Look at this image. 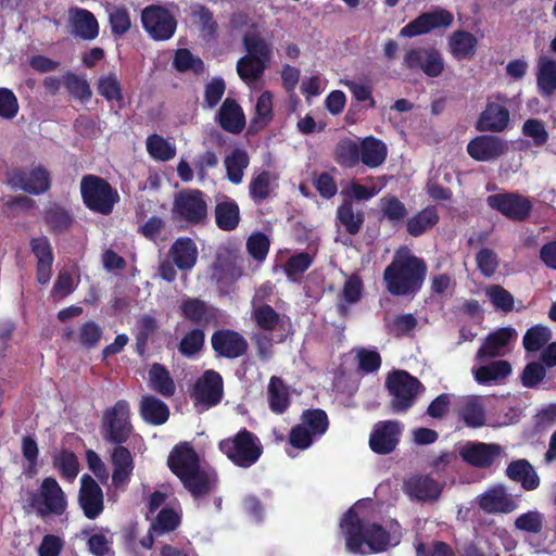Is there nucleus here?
Wrapping results in <instances>:
<instances>
[{"label":"nucleus","mask_w":556,"mask_h":556,"mask_svg":"<svg viewBox=\"0 0 556 556\" xmlns=\"http://www.w3.org/2000/svg\"><path fill=\"white\" fill-rule=\"evenodd\" d=\"M370 503L358 501L343 516L340 528L345 536L346 549L352 554L380 553L396 546L402 538L401 526L391 520L386 526L366 521L365 508Z\"/></svg>","instance_id":"f257e3e1"},{"label":"nucleus","mask_w":556,"mask_h":556,"mask_svg":"<svg viewBox=\"0 0 556 556\" xmlns=\"http://www.w3.org/2000/svg\"><path fill=\"white\" fill-rule=\"evenodd\" d=\"M427 265L407 247H401L386 267L383 280L387 290L397 296L417 293L425 281Z\"/></svg>","instance_id":"f03ea898"},{"label":"nucleus","mask_w":556,"mask_h":556,"mask_svg":"<svg viewBox=\"0 0 556 556\" xmlns=\"http://www.w3.org/2000/svg\"><path fill=\"white\" fill-rule=\"evenodd\" d=\"M168 466L194 497L210 493L216 485L215 471L200 469L198 455L188 443L175 446L169 454Z\"/></svg>","instance_id":"7ed1b4c3"},{"label":"nucleus","mask_w":556,"mask_h":556,"mask_svg":"<svg viewBox=\"0 0 556 556\" xmlns=\"http://www.w3.org/2000/svg\"><path fill=\"white\" fill-rule=\"evenodd\" d=\"M219 448L236 466L242 468H249L255 464L263 452L258 438L247 429L220 441Z\"/></svg>","instance_id":"20e7f679"},{"label":"nucleus","mask_w":556,"mask_h":556,"mask_svg":"<svg viewBox=\"0 0 556 556\" xmlns=\"http://www.w3.org/2000/svg\"><path fill=\"white\" fill-rule=\"evenodd\" d=\"M80 192L86 206L102 215L110 214L119 201L117 191L108 181L94 175L83 177Z\"/></svg>","instance_id":"39448f33"},{"label":"nucleus","mask_w":556,"mask_h":556,"mask_svg":"<svg viewBox=\"0 0 556 556\" xmlns=\"http://www.w3.org/2000/svg\"><path fill=\"white\" fill-rule=\"evenodd\" d=\"M207 202L200 190H185L175 195L172 208L174 222L194 226L207 220Z\"/></svg>","instance_id":"423d86ee"},{"label":"nucleus","mask_w":556,"mask_h":556,"mask_svg":"<svg viewBox=\"0 0 556 556\" xmlns=\"http://www.w3.org/2000/svg\"><path fill=\"white\" fill-rule=\"evenodd\" d=\"M391 399V406L395 413L406 412L413 406L416 397L424 391L420 381L407 371L395 370L386 381Z\"/></svg>","instance_id":"0eeeda50"},{"label":"nucleus","mask_w":556,"mask_h":556,"mask_svg":"<svg viewBox=\"0 0 556 556\" xmlns=\"http://www.w3.org/2000/svg\"><path fill=\"white\" fill-rule=\"evenodd\" d=\"M328 426V416L323 409H307L303 412L301 422L291 429L289 442L295 448L306 450L326 433Z\"/></svg>","instance_id":"6e6552de"},{"label":"nucleus","mask_w":556,"mask_h":556,"mask_svg":"<svg viewBox=\"0 0 556 556\" xmlns=\"http://www.w3.org/2000/svg\"><path fill=\"white\" fill-rule=\"evenodd\" d=\"M31 506L41 517L62 516L67 509V498L59 482L52 477H47L33 494Z\"/></svg>","instance_id":"1a4fd4ad"},{"label":"nucleus","mask_w":556,"mask_h":556,"mask_svg":"<svg viewBox=\"0 0 556 556\" xmlns=\"http://www.w3.org/2000/svg\"><path fill=\"white\" fill-rule=\"evenodd\" d=\"M129 415V404L125 400L116 402L113 407L104 412L103 429L108 440L123 443L128 439L131 432Z\"/></svg>","instance_id":"9d476101"},{"label":"nucleus","mask_w":556,"mask_h":556,"mask_svg":"<svg viewBox=\"0 0 556 556\" xmlns=\"http://www.w3.org/2000/svg\"><path fill=\"white\" fill-rule=\"evenodd\" d=\"M146 31L155 40H167L176 30V20L173 14L160 5L147 7L141 14Z\"/></svg>","instance_id":"9b49d317"},{"label":"nucleus","mask_w":556,"mask_h":556,"mask_svg":"<svg viewBox=\"0 0 556 556\" xmlns=\"http://www.w3.org/2000/svg\"><path fill=\"white\" fill-rule=\"evenodd\" d=\"M223 396V379L214 370H206L194 384L192 397L199 412L217 405Z\"/></svg>","instance_id":"f8f14e48"},{"label":"nucleus","mask_w":556,"mask_h":556,"mask_svg":"<svg viewBox=\"0 0 556 556\" xmlns=\"http://www.w3.org/2000/svg\"><path fill=\"white\" fill-rule=\"evenodd\" d=\"M454 16L447 10L438 8L417 16L400 30V36L412 38L425 35L433 29L447 28L453 24Z\"/></svg>","instance_id":"ddd939ff"},{"label":"nucleus","mask_w":556,"mask_h":556,"mask_svg":"<svg viewBox=\"0 0 556 556\" xmlns=\"http://www.w3.org/2000/svg\"><path fill=\"white\" fill-rule=\"evenodd\" d=\"M8 184L31 194H41L50 188V175L42 166L29 170L13 169L8 175Z\"/></svg>","instance_id":"4468645a"},{"label":"nucleus","mask_w":556,"mask_h":556,"mask_svg":"<svg viewBox=\"0 0 556 556\" xmlns=\"http://www.w3.org/2000/svg\"><path fill=\"white\" fill-rule=\"evenodd\" d=\"M403 66L408 70H421L429 77H438L443 72L444 61L434 48H414L405 53Z\"/></svg>","instance_id":"2eb2a0df"},{"label":"nucleus","mask_w":556,"mask_h":556,"mask_svg":"<svg viewBox=\"0 0 556 556\" xmlns=\"http://www.w3.org/2000/svg\"><path fill=\"white\" fill-rule=\"evenodd\" d=\"M486 203L490 207L513 220L526 219L532 210L529 199L511 192L489 195Z\"/></svg>","instance_id":"dca6fc26"},{"label":"nucleus","mask_w":556,"mask_h":556,"mask_svg":"<svg viewBox=\"0 0 556 556\" xmlns=\"http://www.w3.org/2000/svg\"><path fill=\"white\" fill-rule=\"evenodd\" d=\"M402 425L397 421H379L374 426L369 438V446L377 454H389L395 450L400 435L402 433Z\"/></svg>","instance_id":"f3484780"},{"label":"nucleus","mask_w":556,"mask_h":556,"mask_svg":"<svg viewBox=\"0 0 556 556\" xmlns=\"http://www.w3.org/2000/svg\"><path fill=\"white\" fill-rule=\"evenodd\" d=\"M494 98L497 102L490 100L477 122V128L480 131L500 132L508 126L509 112L504 105L507 98L500 93Z\"/></svg>","instance_id":"a211bd4d"},{"label":"nucleus","mask_w":556,"mask_h":556,"mask_svg":"<svg viewBox=\"0 0 556 556\" xmlns=\"http://www.w3.org/2000/svg\"><path fill=\"white\" fill-rule=\"evenodd\" d=\"M458 418L469 428H481L486 422L485 400L480 395H466L456 399Z\"/></svg>","instance_id":"6ab92c4d"},{"label":"nucleus","mask_w":556,"mask_h":556,"mask_svg":"<svg viewBox=\"0 0 556 556\" xmlns=\"http://www.w3.org/2000/svg\"><path fill=\"white\" fill-rule=\"evenodd\" d=\"M78 502L88 519H96L103 511V492L89 475L80 478Z\"/></svg>","instance_id":"aec40b11"},{"label":"nucleus","mask_w":556,"mask_h":556,"mask_svg":"<svg viewBox=\"0 0 556 556\" xmlns=\"http://www.w3.org/2000/svg\"><path fill=\"white\" fill-rule=\"evenodd\" d=\"M503 448L495 443L467 442L459 448L460 457L476 467H489L501 455Z\"/></svg>","instance_id":"412c9836"},{"label":"nucleus","mask_w":556,"mask_h":556,"mask_svg":"<svg viewBox=\"0 0 556 556\" xmlns=\"http://www.w3.org/2000/svg\"><path fill=\"white\" fill-rule=\"evenodd\" d=\"M479 507L490 514H509L517 509V503L504 485H493L478 497Z\"/></svg>","instance_id":"4be33fe9"},{"label":"nucleus","mask_w":556,"mask_h":556,"mask_svg":"<svg viewBox=\"0 0 556 556\" xmlns=\"http://www.w3.org/2000/svg\"><path fill=\"white\" fill-rule=\"evenodd\" d=\"M214 351L224 357L236 358L247 351L245 339L232 330H218L212 336Z\"/></svg>","instance_id":"5701e85b"},{"label":"nucleus","mask_w":556,"mask_h":556,"mask_svg":"<svg viewBox=\"0 0 556 556\" xmlns=\"http://www.w3.org/2000/svg\"><path fill=\"white\" fill-rule=\"evenodd\" d=\"M506 143L494 136H478L467 146L468 154L480 162L500 157L506 151Z\"/></svg>","instance_id":"b1692460"},{"label":"nucleus","mask_w":556,"mask_h":556,"mask_svg":"<svg viewBox=\"0 0 556 556\" xmlns=\"http://www.w3.org/2000/svg\"><path fill=\"white\" fill-rule=\"evenodd\" d=\"M71 34L85 40H92L99 35V24L89 11L73 8L68 11Z\"/></svg>","instance_id":"393cba45"},{"label":"nucleus","mask_w":556,"mask_h":556,"mask_svg":"<svg viewBox=\"0 0 556 556\" xmlns=\"http://www.w3.org/2000/svg\"><path fill=\"white\" fill-rule=\"evenodd\" d=\"M180 312L186 319L199 326H206L217 319L216 308L195 298L182 299Z\"/></svg>","instance_id":"a878e982"},{"label":"nucleus","mask_w":556,"mask_h":556,"mask_svg":"<svg viewBox=\"0 0 556 556\" xmlns=\"http://www.w3.org/2000/svg\"><path fill=\"white\" fill-rule=\"evenodd\" d=\"M31 251L37 260V281L41 285L49 282L52 273L53 253L46 237L34 238L30 241Z\"/></svg>","instance_id":"bb28decb"},{"label":"nucleus","mask_w":556,"mask_h":556,"mask_svg":"<svg viewBox=\"0 0 556 556\" xmlns=\"http://www.w3.org/2000/svg\"><path fill=\"white\" fill-rule=\"evenodd\" d=\"M516 337L515 329L500 328L486 338L483 345L478 350L476 357L482 359L484 357L503 356L507 351L509 341Z\"/></svg>","instance_id":"cd10ccee"},{"label":"nucleus","mask_w":556,"mask_h":556,"mask_svg":"<svg viewBox=\"0 0 556 556\" xmlns=\"http://www.w3.org/2000/svg\"><path fill=\"white\" fill-rule=\"evenodd\" d=\"M405 493L419 501L437 500L441 493V485L428 476H417L404 482Z\"/></svg>","instance_id":"c85d7f7f"},{"label":"nucleus","mask_w":556,"mask_h":556,"mask_svg":"<svg viewBox=\"0 0 556 556\" xmlns=\"http://www.w3.org/2000/svg\"><path fill=\"white\" fill-rule=\"evenodd\" d=\"M114 486L121 488L128 483L134 470V460L130 452L124 446H116L112 453Z\"/></svg>","instance_id":"c756f323"},{"label":"nucleus","mask_w":556,"mask_h":556,"mask_svg":"<svg viewBox=\"0 0 556 556\" xmlns=\"http://www.w3.org/2000/svg\"><path fill=\"white\" fill-rule=\"evenodd\" d=\"M169 254L179 269L189 270L197 263L198 248L192 239L181 237L173 243Z\"/></svg>","instance_id":"7c9ffc66"},{"label":"nucleus","mask_w":556,"mask_h":556,"mask_svg":"<svg viewBox=\"0 0 556 556\" xmlns=\"http://www.w3.org/2000/svg\"><path fill=\"white\" fill-rule=\"evenodd\" d=\"M506 476L510 480L520 483L527 491L535 490L540 485V478L527 459L511 462L506 468Z\"/></svg>","instance_id":"2f4dec72"},{"label":"nucleus","mask_w":556,"mask_h":556,"mask_svg":"<svg viewBox=\"0 0 556 556\" xmlns=\"http://www.w3.org/2000/svg\"><path fill=\"white\" fill-rule=\"evenodd\" d=\"M536 87L543 98L556 92V60L542 56L536 65Z\"/></svg>","instance_id":"473e14b6"},{"label":"nucleus","mask_w":556,"mask_h":556,"mask_svg":"<svg viewBox=\"0 0 556 556\" xmlns=\"http://www.w3.org/2000/svg\"><path fill=\"white\" fill-rule=\"evenodd\" d=\"M214 214L217 227L224 231L233 230L239 225V205L230 198L223 197L219 199L215 205Z\"/></svg>","instance_id":"72a5a7b5"},{"label":"nucleus","mask_w":556,"mask_h":556,"mask_svg":"<svg viewBox=\"0 0 556 556\" xmlns=\"http://www.w3.org/2000/svg\"><path fill=\"white\" fill-rule=\"evenodd\" d=\"M218 122L223 129L238 134L245 124L244 114L239 104L231 99H226L218 111Z\"/></svg>","instance_id":"f704fd0d"},{"label":"nucleus","mask_w":556,"mask_h":556,"mask_svg":"<svg viewBox=\"0 0 556 556\" xmlns=\"http://www.w3.org/2000/svg\"><path fill=\"white\" fill-rule=\"evenodd\" d=\"M278 175L270 170H256L250 181V197L255 202H261L269 197L270 192L277 188Z\"/></svg>","instance_id":"c9c22d12"},{"label":"nucleus","mask_w":556,"mask_h":556,"mask_svg":"<svg viewBox=\"0 0 556 556\" xmlns=\"http://www.w3.org/2000/svg\"><path fill=\"white\" fill-rule=\"evenodd\" d=\"M140 415L148 424L159 426L167 421L169 408L163 401L146 395L140 402Z\"/></svg>","instance_id":"e433bc0d"},{"label":"nucleus","mask_w":556,"mask_h":556,"mask_svg":"<svg viewBox=\"0 0 556 556\" xmlns=\"http://www.w3.org/2000/svg\"><path fill=\"white\" fill-rule=\"evenodd\" d=\"M477 45V38L464 30H457L448 38L450 52L457 60L471 59L476 54Z\"/></svg>","instance_id":"4c0bfd02"},{"label":"nucleus","mask_w":556,"mask_h":556,"mask_svg":"<svg viewBox=\"0 0 556 556\" xmlns=\"http://www.w3.org/2000/svg\"><path fill=\"white\" fill-rule=\"evenodd\" d=\"M361 161L364 165L375 168L381 165L387 157V146L374 137L365 138L361 144Z\"/></svg>","instance_id":"58836bf2"},{"label":"nucleus","mask_w":556,"mask_h":556,"mask_svg":"<svg viewBox=\"0 0 556 556\" xmlns=\"http://www.w3.org/2000/svg\"><path fill=\"white\" fill-rule=\"evenodd\" d=\"M268 405L273 413L283 414L290 405L289 388L278 377H271L267 387Z\"/></svg>","instance_id":"ea45409f"},{"label":"nucleus","mask_w":556,"mask_h":556,"mask_svg":"<svg viewBox=\"0 0 556 556\" xmlns=\"http://www.w3.org/2000/svg\"><path fill=\"white\" fill-rule=\"evenodd\" d=\"M53 467L61 478L70 483L74 482L79 473V462L77 456L68 450H61L52 455Z\"/></svg>","instance_id":"a19ab883"},{"label":"nucleus","mask_w":556,"mask_h":556,"mask_svg":"<svg viewBox=\"0 0 556 556\" xmlns=\"http://www.w3.org/2000/svg\"><path fill=\"white\" fill-rule=\"evenodd\" d=\"M511 372V367L506 361H495L488 365L472 369L475 379L480 384H490L506 378Z\"/></svg>","instance_id":"79ce46f5"},{"label":"nucleus","mask_w":556,"mask_h":556,"mask_svg":"<svg viewBox=\"0 0 556 556\" xmlns=\"http://www.w3.org/2000/svg\"><path fill=\"white\" fill-rule=\"evenodd\" d=\"M439 222V214L434 206H427L416 215L408 218L406 223L407 232L418 237L431 229Z\"/></svg>","instance_id":"37998d69"},{"label":"nucleus","mask_w":556,"mask_h":556,"mask_svg":"<svg viewBox=\"0 0 556 556\" xmlns=\"http://www.w3.org/2000/svg\"><path fill=\"white\" fill-rule=\"evenodd\" d=\"M227 172V178L235 185L242 182L244 170L250 164V157L247 151L235 149L224 160Z\"/></svg>","instance_id":"c03bdc74"},{"label":"nucleus","mask_w":556,"mask_h":556,"mask_svg":"<svg viewBox=\"0 0 556 556\" xmlns=\"http://www.w3.org/2000/svg\"><path fill=\"white\" fill-rule=\"evenodd\" d=\"M243 45L247 55L262 60L266 64L270 56V46L265 39L260 37V31L255 25H252L243 35Z\"/></svg>","instance_id":"a18cd8bd"},{"label":"nucleus","mask_w":556,"mask_h":556,"mask_svg":"<svg viewBox=\"0 0 556 556\" xmlns=\"http://www.w3.org/2000/svg\"><path fill=\"white\" fill-rule=\"evenodd\" d=\"M97 91L109 102H116L118 108L124 106L123 89L115 73L102 75L98 79Z\"/></svg>","instance_id":"49530a36"},{"label":"nucleus","mask_w":556,"mask_h":556,"mask_svg":"<svg viewBox=\"0 0 556 556\" xmlns=\"http://www.w3.org/2000/svg\"><path fill=\"white\" fill-rule=\"evenodd\" d=\"M150 388L163 396H172L176 387L167 369L160 364H153L149 370Z\"/></svg>","instance_id":"de8ad7c7"},{"label":"nucleus","mask_w":556,"mask_h":556,"mask_svg":"<svg viewBox=\"0 0 556 556\" xmlns=\"http://www.w3.org/2000/svg\"><path fill=\"white\" fill-rule=\"evenodd\" d=\"M192 23L199 28L201 35L205 39L216 37L217 24L214 21L212 12L201 4H194L190 8Z\"/></svg>","instance_id":"09e8293b"},{"label":"nucleus","mask_w":556,"mask_h":556,"mask_svg":"<svg viewBox=\"0 0 556 556\" xmlns=\"http://www.w3.org/2000/svg\"><path fill=\"white\" fill-rule=\"evenodd\" d=\"M147 151L153 160L166 162L175 157L176 146L162 136L153 134L147 138Z\"/></svg>","instance_id":"8fccbe9b"},{"label":"nucleus","mask_w":556,"mask_h":556,"mask_svg":"<svg viewBox=\"0 0 556 556\" xmlns=\"http://www.w3.org/2000/svg\"><path fill=\"white\" fill-rule=\"evenodd\" d=\"M265 65L262 60L253 59L251 55H244L237 63V72L243 81L253 84L262 77Z\"/></svg>","instance_id":"3c124183"},{"label":"nucleus","mask_w":556,"mask_h":556,"mask_svg":"<svg viewBox=\"0 0 556 556\" xmlns=\"http://www.w3.org/2000/svg\"><path fill=\"white\" fill-rule=\"evenodd\" d=\"M336 161L345 167H354L361 161L359 144L351 139L341 140L336 148Z\"/></svg>","instance_id":"603ef678"},{"label":"nucleus","mask_w":556,"mask_h":556,"mask_svg":"<svg viewBox=\"0 0 556 556\" xmlns=\"http://www.w3.org/2000/svg\"><path fill=\"white\" fill-rule=\"evenodd\" d=\"M552 339L551 329L546 326L535 325L529 328L523 336L522 344L527 352L540 351Z\"/></svg>","instance_id":"864d4df0"},{"label":"nucleus","mask_w":556,"mask_h":556,"mask_svg":"<svg viewBox=\"0 0 556 556\" xmlns=\"http://www.w3.org/2000/svg\"><path fill=\"white\" fill-rule=\"evenodd\" d=\"M106 11L113 36H124L131 27L128 10L124 7L112 5L109 7Z\"/></svg>","instance_id":"5fc2aeb1"},{"label":"nucleus","mask_w":556,"mask_h":556,"mask_svg":"<svg viewBox=\"0 0 556 556\" xmlns=\"http://www.w3.org/2000/svg\"><path fill=\"white\" fill-rule=\"evenodd\" d=\"M363 292V281L357 275H351L344 282L342 289V300L344 303L338 305V309L342 316L348 314L346 304L358 302Z\"/></svg>","instance_id":"6e6d98bb"},{"label":"nucleus","mask_w":556,"mask_h":556,"mask_svg":"<svg viewBox=\"0 0 556 556\" xmlns=\"http://www.w3.org/2000/svg\"><path fill=\"white\" fill-rule=\"evenodd\" d=\"M382 216L393 224H399L407 216V210L403 202L394 195H386L380 199Z\"/></svg>","instance_id":"4d7b16f0"},{"label":"nucleus","mask_w":556,"mask_h":556,"mask_svg":"<svg viewBox=\"0 0 556 556\" xmlns=\"http://www.w3.org/2000/svg\"><path fill=\"white\" fill-rule=\"evenodd\" d=\"M137 218L140 222L139 232L147 239L156 242L165 228V222L159 216H151L147 220H143L144 214L139 208L137 211Z\"/></svg>","instance_id":"13d9d810"},{"label":"nucleus","mask_w":556,"mask_h":556,"mask_svg":"<svg viewBox=\"0 0 556 556\" xmlns=\"http://www.w3.org/2000/svg\"><path fill=\"white\" fill-rule=\"evenodd\" d=\"M103 334L102 328L94 321L84 323L77 332L78 343L86 349H93L98 345Z\"/></svg>","instance_id":"bf43d9fd"},{"label":"nucleus","mask_w":556,"mask_h":556,"mask_svg":"<svg viewBox=\"0 0 556 556\" xmlns=\"http://www.w3.org/2000/svg\"><path fill=\"white\" fill-rule=\"evenodd\" d=\"M338 220L350 235H356L363 224V215L355 213L352 205L345 203L338 208Z\"/></svg>","instance_id":"052dcab7"},{"label":"nucleus","mask_w":556,"mask_h":556,"mask_svg":"<svg viewBox=\"0 0 556 556\" xmlns=\"http://www.w3.org/2000/svg\"><path fill=\"white\" fill-rule=\"evenodd\" d=\"M485 295L495 309L510 312L514 307V296L498 285L486 288Z\"/></svg>","instance_id":"680f3d73"},{"label":"nucleus","mask_w":556,"mask_h":556,"mask_svg":"<svg viewBox=\"0 0 556 556\" xmlns=\"http://www.w3.org/2000/svg\"><path fill=\"white\" fill-rule=\"evenodd\" d=\"M22 454L26 460L25 473L29 477L38 472L39 450L36 441L31 437H24L22 440Z\"/></svg>","instance_id":"e2e57ef3"},{"label":"nucleus","mask_w":556,"mask_h":556,"mask_svg":"<svg viewBox=\"0 0 556 556\" xmlns=\"http://www.w3.org/2000/svg\"><path fill=\"white\" fill-rule=\"evenodd\" d=\"M543 519V515L539 510H529L516 518L515 527L520 531L536 534L542 530Z\"/></svg>","instance_id":"0e129e2a"},{"label":"nucleus","mask_w":556,"mask_h":556,"mask_svg":"<svg viewBox=\"0 0 556 556\" xmlns=\"http://www.w3.org/2000/svg\"><path fill=\"white\" fill-rule=\"evenodd\" d=\"M112 534L109 531L100 530L88 539L89 551L94 556H108L112 551Z\"/></svg>","instance_id":"69168bd1"},{"label":"nucleus","mask_w":556,"mask_h":556,"mask_svg":"<svg viewBox=\"0 0 556 556\" xmlns=\"http://www.w3.org/2000/svg\"><path fill=\"white\" fill-rule=\"evenodd\" d=\"M249 254L257 262H263L269 250V239L263 232L252 233L247 241Z\"/></svg>","instance_id":"338daca9"},{"label":"nucleus","mask_w":556,"mask_h":556,"mask_svg":"<svg viewBox=\"0 0 556 556\" xmlns=\"http://www.w3.org/2000/svg\"><path fill=\"white\" fill-rule=\"evenodd\" d=\"M256 324L265 330H274L279 323V315L266 304L253 305Z\"/></svg>","instance_id":"774afa93"}]
</instances>
